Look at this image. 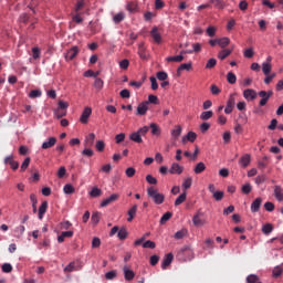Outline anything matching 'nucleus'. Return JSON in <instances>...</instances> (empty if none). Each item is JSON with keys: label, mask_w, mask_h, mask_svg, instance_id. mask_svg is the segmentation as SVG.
Returning <instances> with one entry per match:
<instances>
[{"label": "nucleus", "mask_w": 283, "mask_h": 283, "mask_svg": "<svg viewBox=\"0 0 283 283\" xmlns=\"http://www.w3.org/2000/svg\"><path fill=\"white\" fill-rule=\"evenodd\" d=\"M169 75H167V72L165 71H159L157 72V78L158 81H165L166 78H168Z\"/></svg>", "instance_id": "obj_60"}, {"label": "nucleus", "mask_w": 283, "mask_h": 283, "mask_svg": "<svg viewBox=\"0 0 283 283\" xmlns=\"http://www.w3.org/2000/svg\"><path fill=\"white\" fill-rule=\"evenodd\" d=\"M242 193H245V196H249L251 191H253V187H251V184H245L241 188Z\"/></svg>", "instance_id": "obj_50"}, {"label": "nucleus", "mask_w": 283, "mask_h": 283, "mask_svg": "<svg viewBox=\"0 0 283 283\" xmlns=\"http://www.w3.org/2000/svg\"><path fill=\"white\" fill-rule=\"evenodd\" d=\"M118 198H120V195L113 193L108 198H106L102 201L101 207H107V206L112 205V202H116V200H118Z\"/></svg>", "instance_id": "obj_11"}, {"label": "nucleus", "mask_w": 283, "mask_h": 283, "mask_svg": "<svg viewBox=\"0 0 283 283\" xmlns=\"http://www.w3.org/2000/svg\"><path fill=\"white\" fill-rule=\"evenodd\" d=\"M96 139V135L94 133L88 134V136L85 138V143L86 145H88V147H92V145H94V140Z\"/></svg>", "instance_id": "obj_39"}, {"label": "nucleus", "mask_w": 283, "mask_h": 283, "mask_svg": "<svg viewBox=\"0 0 283 283\" xmlns=\"http://www.w3.org/2000/svg\"><path fill=\"white\" fill-rule=\"evenodd\" d=\"M216 65H218V61L212 57V59L208 60V62L206 64V69L213 70V67H216Z\"/></svg>", "instance_id": "obj_44"}, {"label": "nucleus", "mask_w": 283, "mask_h": 283, "mask_svg": "<svg viewBox=\"0 0 283 283\" xmlns=\"http://www.w3.org/2000/svg\"><path fill=\"white\" fill-rule=\"evenodd\" d=\"M93 224H98L101 222V212H94L91 218Z\"/></svg>", "instance_id": "obj_51"}, {"label": "nucleus", "mask_w": 283, "mask_h": 283, "mask_svg": "<svg viewBox=\"0 0 283 283\" xmlns=\"http://www.w3.org/2000/svg\"><path fill=\"white\" fill-rule=\"evenodd\" d=\"M260 207H262V198L259 197L251 203L252 213H258V211H260Z\"/></svg>", "instance_id": "obj_16"}, {"label": "nucleus", "mask_w": 283, "mask_h": 283, "mask_svg": "<svg viewBox=\"0 0 283 283\" xmlns=\"http://www.w3.org/2000/svg\"><path fill=\"white\" fill-rule=\"evenodd\" d=\"M235 93L229 96V99L227 101V105L224 108V114H231V112H233V109L235 108Z\"/></svg>", "instance_id": "obj_3"}, {"label": "nucleus", "mask_w": 283, "mask_h": 283, "mask_svg": "<svg viewBox=\"0 0 283 283\" xmlns=\"http://www.w3.org/2000/svg\"><path fill=\"white\" fill-rule=\"evenodd\" d=\"M116 275H117L116 270H112V271H109V272H107V273L105 274V277H106L107 280H114V279L116 277Z\"/></svg>", "instance_id": "obj_64"}, {"label": "nucleus", "mask_w": 283, "mask_h": 283, "mask_svg": "<svg viewBox=\"0 0 283 283\" xmlns=\"http://www.w3.org/2000/svg\"><path fill=\"white\" fill-rule=\"evenodd\" d=\"M239 164H240L243 168L249 167V165H251V155H249V154L243 155V156L240 158Z\"/></svg>", "instance_id": "obj_20"}, {"label": "nucleus", "mask_w": 283, "mask_h": 283, "mask_svg": "<svg viewBox=\"0 0 283 283\" xmlns=\"http://www.w3.org/2000/svg\"><path fill=\"white\" fill-rule=\"evenodd\" d=\"M30 200L32 202L33 213H36V205H38L36 195H30Z\"/></svg>", "instance_id": "obj_58"}, {"label": "nucleus", "mask_w": 283, "mask_h": 283, "mask_svg": "<svg viewBox=\"0 0 283 283\" xmlns=\"http://www.w3.org/2000/svg\"><path fill=\"white\" fill-rule=\"evenodd\" d=\"M196 138H198V135L193 132H189L186 137L182 138V143H186L189 140V143H196Z\"/></svg>", "instance_id": "obj_26"}, {"label": "nucleus", "mask_w": 283, "mask_h": 283, "mask_svg": "<svg viewBox=\"0 0 283 283\" xmlns=\"http://www.w3.org/2000/svg\"><path fill=\"white\" fill-rule=\"evenodd\" d=\"M245 59H253V56H255V51H253V49H247L243 53Z\"/></svg>", "instance_id": "obj_53"}, {"label": "nucleus", "mask_w": 283, "mask_h": 283, "mask_svg": "<svg viewBox=\"0 0 283 283\" xmlns=\"http://www.w3.org/2000/svg\"><path fill=\"white\" fill-rule=\"evenodd\" d=\"M260 277L255 274H250L247 276V283H259Z\"/></svg>", "instance_id": "obj_45"}, {"label": "nucleus", "mask_w": 283, "mask_h": 283, "mask_svg": "<svg viewBox=\"0 0 283 283\" xmlns=\"http://www.w3.org/2000/svg\"><path fill=\"white\" fill-rule=\"evenodd\" d=\"M227 81L230 85H235L237 81H238V76H235V74L233 72H229L227 74Z\"/></svg>", "instance_id": "obj_29"}, {"label": "nucleus", "mask_w": 283, "mask_h": 283, "mask_svg": "<svg viewBox=\"0 0 283 283\" xmlns=\"http://www.w3.org/2000/svg\"><path fill=\"white\" fill-rule=\"evenodd\" d=\"M147 193H148V198H151L155 205H163V202H165V195L158 192V189L154 187H148Z\"/></svg>", "instance_id": "obj_1"}, {"label": "nucleus", "mask_w": 283, "mask_h": 283, "mask_svg": "<svg viewBox=\"0 0 283 283\" xmlns=\"http://www.w3.org/2000/svg\"><path fill=\"white\" fill-rule=\"evenodd\" d=\"M54 116L55 118H63L64 116H67V111L61 109V108H56L54 111Z\"/></svg>", "instance_id": "obj_38"}, {"label": "nucleus", "mask_w": 283, "mask_h": 283, "mask_svg": "<svg viewBox=\"0 0 283 283\" xmlns=\"http://www.w3.org/2000/svg\"><path fill=\"white\" fill-rule=\"evenodd\" d=\"M187 200V192H182L176 200H175V207H180L182 202Z\"/></svg>", "instance_id": "obj_34"}, {"label": "nucleus", "mask_w": 283, "mask_h": 283, "mask_svg": "<svg viewBox=\"0 0 283 283\" xmlns=\"http://www.w3.org/2000/svg\"><path fill=\"white\" fill-rule=\"evenodd\" d=\"M174 213L171 212H166L163 214V217L160 218V224H167V222H169V220H171Z\"/></svg>", "instance_id": "obj_33"}, {"label": "nucleus", "mask_w": 283, "mask_h": 283, "mask_svg": "<svg viewBox=\"0 0 283 283\" xmlns=\"http://www.w3.org/2000/svg\"><path fill=\"white\" fill-rule=\"evenodd\" d=\"M185 171V167L180 166L178 163H174L169 169V174H176L177 176H180Z\"/></svg>", "instance_id": "obj_12"}, {"label": "nucleus", "mask_w": 283, "mask_h": 283, "mask_svg": "<svg viewBox=\"0 0 283 283\" xmlns=\"http://www.w3.org/2000/svg\"><path fill=\"white\" fill-rule=\"evenodd\" d=\"M31 161L32 159L30 157H27L21 165L20 171H25V169L30 167Z\"/></svg>", "instance_id": "obj_49"}, {"label": "nucleus", "mask_w": 283, "mask_h": 283, "mask_svg": "<svg viewBox=\"0 0 283 283\" xmlns=\"http://www.w3.org/2000/svg\"><path fill=\"white\" fill-rule=\"evenodd\" d=\"M95 147H96L97 151H105V142L97 140Z\"/></svg>", "instance_id": "obj_61"}, {"label": "nucleus", "mask_w": 283, "mask_h": 283, "mask_svg": "<svg viewBox=\"0 0 283 283\" xmlns=\"http://www.w3.org/2000/svg\"><path fill=\"white\" fill-rule=\"evenodd\" d=\"M114 23H120V21H125V13L119 12L113 17Z\"/></svg>", "instance_id": "obj_41"}, {"label": "nucleus", "mask_w": 283, "mask_h": 283, "mask_svg": "<svg viewBox=\"0 0 283 283\" xmlns=\"http://www.w3.org/2000/svg\"><path fill=\"white\" fill-rule=\"evenodd\" d=\"M138 9V4H136V2H128L126 10H128V12H136V10Z\"/></svg>", "instance_id": "obj_52"}, {"label": "nucleus", "mask_w": 283, "mask_h": 283, "mask_svg": "<svg viewBox=\"0 0 283 283\" xmlns=\"http://www.w3.org/2000/svg\"><path fill=\"white\" fill-rule=\"evenodd\" d=\"M63 191L64 193H66V196H71V193H74L75 189H74V186H72V184H66L63 187Z\"/></svg>", "instance_id": "obj_36"}, {"label": "nucleus", "mask_w": 283, "mask_h": 283, "mask_svg": "<svg viewBox=\"0 0 283 283\" xmlns=\"http://www.w3.org/2000/svg\"><path fill=\"white\" fill-rule=\"evenodd\" d=\"M243 98H245V101H255L258 98V93L253 88H247L243 91Z\"/></svg>", "instance_id": "obj_9"}, {"label": "nucleus", "mask_w": 283, "mask_h": 283, "mask_svg": "<svg viewBox=\"0 0 283 283\" xmlns=\"http://www.w3.org/2000/svg\"><path fill=\"white\" fill-rule=\"evenodd\" d=\"M138 211V206H133L129 210H128V218H127V222H132L134 220V218H136V213Z\"/></svg>", "instance_id": "obj_22"}, {"label": "nucleus", "mask_w": 283, "mask_h": 283, "mask_svg": "<svg viewBox=\"0 0 283 283\" xmlns=\"http://www.w3.org/2000/svg\"><path fill=\"white\" fill-rule=\"evenodd\" d=\"M80 52L78 46H72L64 55L65 61H74Z\"/></svg>", "instance_id": "obj_5"}, {"label": "nucleus", "mask_w": 283, "mask_h": 283, "mask_svg": "<svg viewBox=\"0 0 283 283\" xmlns=\"http://www.w3.org/2000/svg\"><path fill=\"white\" fill-rule=\"evenodd\" d=\"M192 67L193 64L191 62L180 64L179 67L177 69V76H181L182 70H186V72H190Z\"/></svg>", "instance_id": "obj_13"}, {"label": "nucleus", "mask_w": 283, "mask_h": 283, "mask_svg": "<svg viewBox=\"0 0 283 283\" xmlns=\"http://www.w3.org/2000/svg\"><path fill=\"white\" fill-rule=\"evenodd\" d=\"M127 235H128V232H127V229L125 228L119 229V231L117 232V238L119 240H127Z\"/></svg>", "instance_id": "obj_37"}, {"label": "nucleus", "mask_w": 283, "mask_h": 283, "mask_svg": "<svg viewBox=\"0 0 283 283\" xmlns=\"http://www.w3.org/2000/svg\"><path fill=\"white\" fill-rule=\"evenodd\" d=\"M203 216L205 212H201V210L197 211V213L192 218V224H195V227H203V224H206L205 219H202Z\"/></svg>", "instance_id": "obj_4"}, {"label": "nucleus", "mask_w": 283, "mask_h": 283, "mask_svg": "<svg viewBox=\"0 0 283 283\" xmlns=\"http://www.w3.org/2000/svg\"><path fill=\"white\" fill-rule=\"evenodd\" d=\"M210 91H211V94H213V96H218V94H220V92H222V90H220L218 87V85H216V84H212L210 86Z\"/></svg>", "instance_id": "obj_59"}, {"label": "nucleus", "mask_w": 283, "mask_h": 283, "mask_svg": "<svg viewBox=\"0 0 283 283\" xmlns=\"http://www.w3.org/2000/svg\"><path fill=\"white\" fill-rule=\"evenodd\" d=\"M273 277H280L281 275H283V269L282 266L280 265H276L274 269H273Z\"/></svg>", "instance_id": "obj_46"}, {"label": "nucleus", "mask_w": 283, "mask_h": 283, "mask_svg": "<svg viewBox=\"0 0 283 283\" xmlns=\"http://www.w3.org/2000/svg\"><path fill=\"white\" fill-rule=\"evenodd\" d=\"M262 72H263V74H265V76H269V74H271V63L263 62L262 63Z\"/></svg>", "instance_id": "obj_35"}, {"label": "nucleus", "mask_w": 283, "mask_h": 283, "mask_svg": "<svg viewBox=\"0 0 283 283\" xmlns=\"http://www.w3.org/2000/svg\"><path fill=\"white\" fill-rule=\"evenodd\" d=\"M48 211V201H43L39 208V220H43V216Z\"/></svg>", "instance_id": "obj_23"}, {"label": "nucleus", "mask_w": 283, "mask_h": 283, "mask_svg": "<svg viewBox=\"0 0 283 283\" xmlns=\"http://www.w3.org/2000/svg\"><path fill=\"white\" fill-rule=\"evenodd\" d=\"M4 165H10L13 171H17V169H19V161L14 160V156L12 155L4 158Z\"/></svg>", "instance_id": "obj_10"}, {"label": "nucleus", "mask_w": 283, "mask_h": 283, "mask_svg": "<svg viewBox=\"0 0 283 283\" xmlns=\"http://www.w3.org/2000/svg\"><path fill=\"white\" fill-rule=\"evenodd\" d=\"M274 196L279 202H283V190L282 187L275 186L274 188Z\"/></svg>", "instance_id": "obj_24"}, {"label": "nucleus", "mask_w": 283, "mask_h": 283, "mask_svg": "<svg viewBox=\"0 0 283 283\" xmlns=\"http://www.w3.org/2000/svg\"><path fill=\"white\" fill-rule=\"evenodd\" d=\"M56 145V137H50L46 142L42 144V149H52Z\"/></svg>", "instance_id": "obj_19"}, {"label": "nucleus", "mask_w": 283, "mask_h": 283, "mask_svg": "<svg viewBox=\"0 0 283 283\" xmlns=\"http://www.w3.org/2000/svg\"><path fill=\"white\" fill-rule=\"evenodd\" d=\"M193 184V179L191 177H188L184 179L182 187L185 189H191V185Z\"/></svg>", "instance_id": "obj_48"}, {"label": "nucleus", "mask_w": 283, "mask_h": 283, "mask_svg": "<svg viewBox=\"0 0 283 283\" xmlns=\"http://www.w3.org/2000/svg\"><path fill=\"white\" fill-rule=\"evenodd\" d=\"M181 134H182V126L180 125L175 126V128L171 130V137L174 138V140H178Z\"/></svg>", "instance_id": "obj_21"}, {"label": "nucleus", "mask_w": 283, "mask_h": 283, "mask_svg": "<svg viewBox=\"0 0 283 283\" xmlns=\"http://www.w3.org/2000/svg\"><path fill=\"white\" fill-rule=\"evenodd\" d=\"M205 169H207V166L205 165V163L200 161L195 166V174H202V171H205Z\"/></svg>", "instance_id": "obj_32"}, {"label": "nucleus", "mask_w": 283, "mask_h": 283, "mask_svg": "<svg viewBox=\"0 0 283 283\" xmlns=\"http://www.w3.org/2000/svg\"><path fill=\"white\" fill-rule=\"evenodd\" d=\"M201 120H209L210 118H213V111H206L200 114Z\"/></svg>", "instance_id": "obj_31"}, {"label": "nucleus", "mask_w": 283, "mask_h": 283, "mask_svg": "<svg viewBox=\"0 0 283 283\" xmlns=\"http://www.w3.org/2000/svg\"><path fill=\"white\" fill-rule=\"evenodd\" d=\"M172 262H174V254L168 253L161 263V269L165 271V269H167V266H169Z\"/></svg>", "instance_id": "obj_18"}, {"label": "nucleus", "mask_w": 283, "mask_h": 283, "mask_svg": "<svg viewBox=\"0 0 283 283\" xmlns=\"http://www.w3.org/2000/svg\"><path fill=\"white\" fill-rule=\"evenodd\" d=\"M104 82L101 77H96L94 82V87L96 90H103Z\"/></svg>", "instance_id": "obj_54"}, {"label": "nucleus", "mask_w": 283, "mask_h": 283, "mask_svg": "<svg viewBox=\"0 0 283 283\" xmlns=\"http://www.w3.org/2000/svg\"><path fill=\"white\" fill-rule=\"evenodd\" d=\"M149 127L151 129L153 136H160V126H158V124L151 123Z\"/></svg>", "instance_id": "obj_28"}, {"label": "nucleus", "mask_w": 283, "mask_h": 283, "mask_svg": "<svg viewBox=\"0 0 283 283\" xmlns=\"http://www.w3.org/2000/svg\"><path fill=\"white\" fill-rule=\"evenodd\" d=\"M76 271V263L75 262H71L69 265H66L64 268V273H72Z\"/></svg>", "instance_id": "obj_43"}, {"label": "nucleus", "mask_w": 283, "mask_h": 283, "mask_svg": "<svg viewBox=\"0 0 283 283\" xmlns=\"http://www.w3.org/2000/svg\"><path fill=\"white\" fill-rule=\"evenodd\" d=\"M91 198H98L101 196H103V190H101V188L98 187H94L91 192H90Z\"/></svg>", "instance_id": "obj_30"}, {"label": "nucleus", "mask_w": 283, "mask_h": 283, "mask_svg": "<svg viewBox=\"0 0 283 283\" xmlns=\"http://www.w3.org/2000/svg\"><path fill=\"white\" fill-rule=\"evenodd\" d=\"M42 94L41 90H32L29 93V98H41Z\"/></svg>", "instance_id": "obj_40"}, {"label": "nucleus", "mask_w": 283, "mask_h": 283, "mask_svg": "<svg viewBox=\"0 0 283 283\" xmlns=\"http://www.w3.org/2000/svg\"><path fill=\"white\" fill-rule=\"evenodd\" d=\"M150 36H151L154 43H157L158 45H160V43H163V35L158 32V27H155L151 29Z\"/></svg>", "instance_id": "obj_7"}, {"label": "nucleus", "mask_w": 283, "mask_h": 283, "mask_svg": "<svg viewBox=\"0 0 283 283\" xmlns=\"http://www.w3.org/2000/svg\"><path fill=\"white\" fill-rule=\"evenodd\" d=\"M124 272V277L127 282H132V280H134V277H136V273H134V271L129 270V268L126 265L123 269Z\"/></svg>", "instance_id": "obj_14"}, {"label": "nucleus", "mask_w": 283, "mask_h": 283, "mask_svg": "<svg viewBox=\"0 0 283 283\" xmlns=\"http://www.w3.org/2000/svg\"><path fill=\"white\" fill-rule=\"evenodd\" d=\"M119 67L120 70H127V67H129V60L124 59L119 62Z\"/></svg>", "instance_id": "obj_63"}, {"label": "nucleus", "mask_w": 283, "mask_h": 283, "mask_svg": "<svg viewBox=\"0 0 283 283\" xmlns=\"http://www.w3.org/2000/svg\"><path fill=\"white\" fill-rule=\"evenodd\" d=\"M149 111V102L145 101L138 104L137 106V116H145Z\"/></svg>", "instance_id": "obj_8"}, {"label": "nucleus", "mask_w": 283, "mask_h": 283, "mask_svg": "<svg viewBox=\"0 0 283 283\" xmlns=\"http://www.w3.org/2000/svg\"><path fill=\"white\" fill-rule=\"evenodd\" d=\"M231 52L233 51L230 49H224L218 53V59H220V61H224L227 56H231Z\"/></svg>", "instance_id": "obj_25"}, {"label": "nucleus", "mask_w": 283, "mask_h": 283, "mask_svg": "<svg viewBox=\"0 0 283 283\" xmlns=\"http://www.w3.org/2000/svg\"><path fill=\"white\" fill-rule=\"evenodd\" d=\"M263 182H266V175H259L255 178V185H263Z\"/></svg>", "instance_id": "obj_56"}, {"label": "nucleus", "mask_w": 283, "mask_h": 283, "mask_svg": "<svg viewBox=\"0 0 283 283\" xmlns=\"http://www.w3.org/2000/svg\"><path fill=\"white\" fill-rule=\"evenodd\" d=\"M90 116H92V107L86 106L82 112L80 123H82V125H87V123H90Z\"/></svg>", "instance_id": "obj_6"}, {"label": "nucleus", "mask_w": 283, "mask_h": 283, "mask_svg": "<svg viewBox=\"0 0 283 283\" xmlns=\"http://www.w3.org/2000/svg\"><path fill=\"white\" fill-rule=\"evenodd\" d=\"M166 61L168 63H182V61H185V55L180 53L179 55L168 56L166 57Z\"/></svg>", "instance_id": "obj_17"}, {"label": "nucleus", "mask_w": 283, "mask_h": 283, "mask_svg": "<svg viewBox=\"0 0 283 283\" xmlns=\"http://www.w3.org/2000/svg\"><path fill=\"white\" fill-rule=\"evenodd\" d=\"M212 198H214V200H217V202H220V200H222V198H224V191H217L212 195Z\"/></svg>", "instance_id": "obj_57"}, {"label": "nucleus", "mask_w": 283, "mask_h": 283, "mask_svg": "<svg viewBox=\"0 0 283 283\" xmlns=\"http://www.w3.org/2000/svg\"><path fill=\"white\" fill-rule=\"evenodd\" d=\"M258 95L261 97V101L259 102L260 107H264L269 103V94H266V91H260Z\"/></svg>", "instance_id": "obj_15"}, {"label": "nucleus", "mask_w": 283, "mask_h": 283, "mask_svg": "<svg viewBox=\"0 0 283 283\" xmlns=\"http://www.w3.org/2000/svg\"><path fill=\"white\" fill-rule=\"evenodd\" d=\"M187 235V229L179 230L175 233V240H182Z\"/></svg>", "instance_id": "obj_47"}, {"label": "nucleus", "mask_w": 283, "mask_h": 283, "mask_svg": "<svg viewBox=\"0 0 283 283\" xmlns=\"http://www.w3.org/2000/svg\"><path fill=\"white\" fill-rule=\"evenodd\" d=\"M262 232L265 234V235H269V233H272L273 232V224L271 223H266L262 227Z\"/></svg>", "instance_id": "obj_42"}, {"label": "nucleus", "mask_w": 283, "mask_h": 283, "mask_svg": "<svg viewBox=\"0 0 283 283\" xmlns=\"http://www.w3.org/2000/svg\"><path fill=\"white\" fill-rule=\"evenodd\" d=\"M143 249H156V243L151 240H148L143 243Z\"/></svg>", "instance_id": "obj_55"}, {"label": "nucleus", "mask_w": 283, "mask_h": 283, "mask_svg": "<svg viewBox=\"0 0 283 283\" xmlns=\"http://www.w3.org/2000/svg\"><path fill=\"white\" fill-rule=\"evenodd\" d=\"M229 43H231V40L229 38H220V39H218V45L222 50H224V48H227L229 45Z\"/></svg>", "instance_id": "obj_27"}, {"label": "nucleus", "mask_w": 283, "mask_h": 283, "mask_svg": "<svg viewBox=\"0 0 283 283\" xmlns=\"http://www.w3.org/2000/svg\"><path fill=\"white\" fill-rule=\"evenodd\" d=\"M148 132H149V127L144 126V127L139 128L137 132L132 133L129 135V138H130V140H133V143L140 144V143H143V136H147Z\"/></svg>", "instance_id": "obj_2"}, {"label": "nucleus", "mask_w": 283, "mask_h": 283, "mask_svg": "<svg viewBox=\"0 0 283 283\" xmlns=\"http://www.w3.org/2000/svg\"><path fill=\"white\" fill-rule=\"evenodd\" d=\"M2 272H3V273H12V264H10V263H4V264L2 265Z\"/></svg>", "instance_id": "obj_62"}]
</instances>
